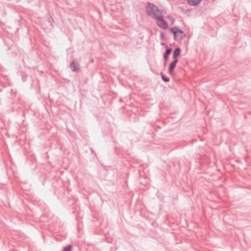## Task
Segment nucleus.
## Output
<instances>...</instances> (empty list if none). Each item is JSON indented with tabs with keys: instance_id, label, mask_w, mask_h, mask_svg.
I'll list each match as a JSON object with an SVG mask.
<instances>
[{
	"instance_id": "1",
	"label": "nucleus",
	"mask_w": 251,
	"mask_h": 251,
	"mask_svg": "<svg viewBox=\"0 0 251 251\" xmlns=\"http://www.w3.org/2000/svg\"><path fill=\"white\" fill-rule=\"evenodd\" d=\"M147 4L146 11L149 16L155 19L161 15L162 12L158 9L157 6L150 2H148Z\"/></svg>"
},
{
	"instance_id": "2",
	"label": "nucleus",
	"mask_w": 251,
	"mask_h": 251,
	"mask_svg": "<svg viewBox=\"0 0 251 251\" xmlns=\"http://www.w3.org/2000/svg\"><path fill=\"white\" fill-rule=\"evenodd\" d=\"M170 31L174 34L175 40L182 39L185 36L184 32L177 27L175 26L170 28Z\"/></svg>"
},
{
	"instance_id": "3",
	"label": "nucleus",
	"mask_w": 251,
	"mask_h": 251,
	"mask_svg": "<svg viewBox=\"0 0 251 251\" xmlns=\"http://www.w3.org/2000/svg\"><path fill=\"white\" fill-rule=\"evenodd\" d=\"M155 19L157 20V24L159 27L163 29H166L168 28V25L167 23L163 19L162 13Z\"/></svg>"
},
{
	"instance_id": "4",
	"label": "nucleus",
	"mask_w": 251,
	"mask_h": 251,
	"mask_svg": "<svg viewBox=\"0 0 251 251\" xmlns=\"http://www.w3.org/2000/svg\"><path fill=\"white\" fill-rule=\"evenodd\" d=\"M70 66L71 70L74 72H78L80 71L78 64L74 60L71 62Z\"/></svg>"
},
{
	"instance_id": "5",
	"label": "nucleus",
	"mask_w": 251,
	"mask_h": 251,
	"mask_svg": "<svg viewBox=\"0 0 251 251\" xmlns=\"http://www.w3.org/2000/svg\"><path fill=\"white\" fill-rule=\"evenodd\" d=\"M178 62V59H174L170 64L169 67L168 72L170 75H172L173 73L174 69H175L176 63Z\"/></svg>"
},
{
	"instance_id": "6",
	"label": "nucleus",
	"mask_w": 251,
	"mask_h": 251,
	"mask_svg": "<svg viewBox=\"0 0 251 251\" xmlns=\"http://www.w3.org/2000/svg\"><path fill=\"white\" fill-rule=\"evenodd\" d=\"M172 48H167L165 52H164V53L163 54V58H164V59L165 61L164 65L166 64V62L168 61L169 56L170 54V53L172 52Z\"/></svg>"
},
{
	"instance_id": "7",
	"label": "nucleus",
	"mask_w": 251,
	"mask_h": 251,
	"mask_svg": "<svg viewBox=\"0 0 251 251\" xmlns=\"http://www.w3.org/2000/svg\"><path fill=\"white\" fill-rule=\"evenodd\" d=\"M181 52V49L179 48H176L173 51V58L174 59H177V57L179 55Z\"/></svg>"
},
{
	"instance_id": "8",
	"label": "nucleus",
	"mask_w": 251,
	"mask_h": 251,
	"mask_svg": "<svg viewBox=\"0 0 251 251\" xmlns=\"http://www.w3.org/2000/svg\"><path fill=\"white\" fill-rule=\"evenodd\" d=\"M202 0H187L190 5L196 6L199 4Z\"/></svg>"
},
{
	"instance_id": "9",
	"label": "nucleus",
	"mask_w": 251,
	"mask_h": 251,
	"mask_svg": "<svg viewBox=\"0 0 251 251\" xmlns=\"http://www.w3.org/2000/svg\"><path fill=\"white\" fill-rule=\"evenodd\" d=\"M162 79L163 81L168 82L170 81V78L168 76H166L165 74H164L162 72L160 73Z\"/></svg>"
},
{
	"instance_id": "10",
	"label": "nucleus",
	"mask_w": 251,
	"mask_h": 251,
	"mask_svg": "<svg viewBox=\"0 0 251 251\" xmlns=\"http://www.w3.org/2000/svg\"><path fill=\"white\" fill-rule=\"evenodd\" d=\"M72 247L71 245H69L65 247L62 251H71Z\"/></svg>"
},
{
	"instance_id": "11",
	"label": "nucleus",
	"mask_w": 251,
	"mask_h": 251,
	"mask_svg": "<svg viewBox=\"0 0 251 251\" xmlns=\"http://www.w3.org/2000/svg\"><path fill=\"white\" fill-rule=\"evenodd\" d=\"M160 38L161 40H163L164 39V35L163 32H160Z\"/></svg>"
},
{
	"instance_id": "12",
	"label": "nucleus",
	"mask_w": 251,
	"mask_h": 251,
	"mask_svg": "<svg viewBox=\"0 0 251 251\" xmlns=\"http://www.w3.org/2000/svg\"><path fill=\"white\" fill-rule=\"evenodd\" d=\"M169 19L172 21V23L175 21V19L173 17H169Z\"/></svg>"
},
{
	"instance_id": "13",
	"label": "nucleus",
	"mask_w": 251,
	"mask_h": 251,
	"mask_svg": "<svg viewBox=\"0 0 251 251\" xmlns=\"http://www.w3.org/2000/svg\"><path fill=\"white\" fill-rule=\"evenodd\" d=\"M213 1H214L215 0H212Z\"/></svg>"
}]
</instances>
